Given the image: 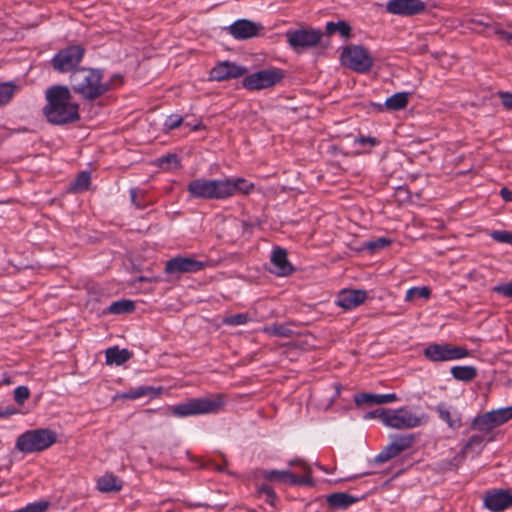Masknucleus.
Wrapping results in <instances>:
<instances>
[{"label": "nucleus", "instance_id": "nucleus-22", "mask_svg": "<svg viewBox=\"0 0 512 512\" xmlns=\"http://www.w3.org/2000/svg\"><path fill=\"white\" fill-rule=\"evenodd\" d=\"M231 189L229 177L211 179L210 200H226L231 198Z\"/></svg>", "mask_w": 512, "mask_h": 512}, {"label": "nucleus", "instance_id": "nucleus-44", "mask_svg": "<svg viewBox=\"0 0 512 512\" xmlns=\"http://www.w3.org/2000/svg\"><path fill=\"white\" fill-rule=\"evenodd\" d=\"M158 164L162 168L179 167L180 162L176 154H167L158 159Z\"/></svg>", "mask_w": 512, "mask_h": 512}, {"label": "nucleus", "instance_id": "nucleus-37", "mask_svg": "<svg viewBox=\"0 0 512 512\" xmlns=\"http://www.w3.org/2000/svg\"><path fill=\"white\" fill-rule=\"evenodd\" d=\"M436 411L439 415V418L446 422L450 428L456 429L461 426V420L458 418L454 419L445 404L441 403L437 405Z\"/></svg>", "mask_w": 512, "mask_h": 512}, {"label": "nucleus", "instance_id": "nucleus-36", "mask_svg": "<svg viewBox=\"0 0 512 512\" xmlns=\"http://www.w3.org/2000/svg\"><path fill=\"white\" fill-rule=\"evenodd\" d=\"M392 243V240L386 237H380L375 240L366 241L362 244L361 249L367 250L370 253L374 254L386 247H388Z\"/></svg>", "mask_w": 512, "mask_h": 512}, {"label": "nucleus", "instance_id": "nucleus-19", "mask_svg": "<svg viewBox=\"0 0 512 512\" xmlns=\"http://www.w3.org/2000/svg\"><path fill=\"white\" fill-rule=\"evenodd\" d=\"M366 298L367 293L364 290H342L336 304L345 310H351L361 305Z\"/></svg>", "mask_w": 512, "mask_h": 512}, {"label": "nucleus", "instance_id": "nucleus-29", "mask_svg": "<svg viewBox=\"0 0 512 512\" xmlns=\"http://www.w3.org/2000/svg\"><path fill=\"white\" fill-rule=\"evenodd\" d=\"M230 179V187L231 189V197L236 194L249 195L255 188V185L252 182H249L245 178L242 177H229Z\"/></svg>", "mask_w": 512, "mask_h": 512}, {"label": "nucleus", "instance_id": "nucleus-17", "mask_svg": "<svg viewBox=\"0 0 512 512\" xmlns=\"http://www.w3.org/2000/svg\"><path fill=\"white\" fill-rule=\"evenodd\" d=\"M262 29L261 24L248 19H239L230 25L229 32L235 39L245 40L258 36Z\"/></svg>", "mask_w": 512, "mask_h": 512}, {"label": "nucleus", "instance_id": "nucleus-26", "mask_svg": "<svg viewBox=\"0 0 512 512\" xmlns=\"http://www.w3.org/2000/svg\"><path fill=\"white\" fill-rule=\"evenodd\" d=\"M490 440L491 439L486 440L483 435H479V434L472 435L471 437H469V439L467 440V442L464 444V446L461 449L460 453L462 454V457L469 455V454H472L474 456L479 455L482 452V450L484 449L487 441H490Z\"/></svg>", "mask_w": 512, "mask_h": 512}, {"label": "nucleus", "instance_id": "nucleus-11", "mask_svg": "<svg viewBox=\"0 0 512 512\" xmlns=\"http://www.w3.org/2000/svg\"><path fill=\"white\" fill-rule=\"evenodd\" d=\"M209 265V261H199L191 257L177 256L166 261L165 273L168 275L197 273Z\"/></svg>", "mask_w": 512, "mask_h": 512}, {"label": "nucleus", "instance_id": "nucleus-15", "mask_svg": "<svg viewBox=\"0 0 512 512\" xmlns=\"http://www.w3.org/2000/svg\"><path fill=\"white\" fill-rule=\"evenodd\" d=\"M247 69L230 61H223L214 66L209 73V80L226 81L243 76Z\"/></svg>", "mask_w": 512, "mask_h": 512}, {"label": "nucleus", "instance_id": "nucleus-56", "mask_svg": "<svg viewBox=\"0 0 512 512\" xmlns=\"http://www.w3.org/2000/svg\"><path fill=\"white\" fill-rule=\"evenodd\" d=\"M115 79H120L121 80V77L119 75H115L114 76Z\"/></svg>", "mask_w": 512, "mask_h": 512}, {"label": "nucleus", "instance_id": "nucleus-25", "mask_svg": "<svg viewBox=\"0 0 512 512\" xmlns=\"http://www.w3.org/2000/svg\"><path fill=\"white\" fill-rule=\"evenodd\" d=\"M494 414L492 411L486 412L482 415L475 417L471 423V429L478 430L484 433H490L498 427L496 424Z\"/></svg>", "mask_w": 512, "mask_h": 512}, {"label": "nucleus", "instance_id": "nucleus-34", "mask_svg": "<svg viewBox=\"0 0 512 512\" xmlns=\"http://www.w3.org/2000/svg\"><path fill=\"white\" fill-rule=\"evenodd\" d=\"M263 332L269 336L289 338L293 335L292 329L286 324H272L263 328Z\"/></svg>", "mask_w": 512, "mask_h": 512}, {"label": "nucleus", "instance_id": "nucleus-54", "mask_svg": "<svg viewBox=\"0 0 512 512\" xmlns=\"http://www.w3.org/2000/svg\"><path fill=\"white\" fill-rule=\"evenodd\" d=\"M382 410H383V409H378V410H375V411L369 412V413L366 415V418H375V417H379V414H380V412H381Z\"/></svg>", "mask_w": 512, "mask_h": 512}, {"label": "nucleus", "instance_id": "nucleus-35", "mask_svg": "<svg viewBox=\"0 0 512 512\" xmlns=\"http://www.w3.org/2000/svg\"><path fill=\"white\" fill-rule=\"evenodd\" d=\"M135 309V303L132 300H118L113 303L108 308V312L111 314H124L131 313Z\"/></svg>", "mask_w": 512, "mask_h": 512}, {"label": "nucleus", "instance_id": "nucleus-13", "mask_svg": "<svg viewBox=\"0 0 512 512\" xmlns=\"http://www.w3.org/2000/svg\"><path fill=\"white\" fill-rule=\"evenodd\" d=\"M426 3L421 0H389L386 3V11L392 15L414 16L423 13Z\"/></svg>", "mask_w": 512, "mask_h": 512}, {"label": "nucleus", "instance_id": "nucleus-33", "mask_svg": "<svg viewBox=\"0 0 512 512\" xmlns=\"http://www.w3.org/2000/svg\"><path fill=\"white\" fill-rule=\"evenodd\" d=\"M91 184V174L88 171L80 172L76 179L70 184L69 191L73 193L84 192Z\"/></svg>", "mask_w": 512, "mask_h": 512}, {"label": "nucleus", "instance_id": "nucleus-6", "mask_svg": "<svg viewBox=\"0 0 512 512\" xmlns=\"http://www.w3.org/2000/svg\"><path fill=\"white\" fill-rule=\"evenodd\" d=\"M85 48L82 45H69L60 49L51 59V66L60 73L71 72L79 68L84 58Z\"/></svg>", "mask_w": 512, "mask_h": 512}, {"label": "nucleus", "instance_id": "nucleus-55", "mask_svg": "<svg viewBox=\"0 0 512 512\" xmlns=\"http://www.w3.org/2000/svg\"><path fill=\"white\" fill-rule=\"evenodd\" d=\"M501 35L508 40L512 39V33L510 32L502 31Z\"/></svg>", "mask_w": 512, "mask_h": 512}, {"label": "nucleus", "instance_id": "nucleus-7", "mask_svg": "<svg viewBox=\"0 0 512 512\" xmlns=\"http://www.w3.org/2000/svg\"><path fill=\"white\" fill-rule=\"evenodd\" d=\"M424 357L431 362H447L466 358L470 351L465 347L449 343H431L423 350Z\"/></svg>", "mask_w": 512, "mask_h": 512}, {"label": "nucleus", "instance_id": "nucleus-41", "mask_svg": "<svg viewBox=\"0 0 512 512\" xmlns=\"http://www.w3.org/2000/svg\"><path fill=\"white\" fill-rule=\"evenodd\" d=\"M131 203L137 209H144L147 207L148 203L145 200V192L139 190L138 188H131L129 190Z\"/></svg>", "mask_w": 512, "mask_h": 512}, {"label": "nucleus", "instance_id": "nucleus-9", "mask_svg": "<svg viewBox=\"0 0 512 512\" xmlns=\"http://www.w3.org/2000/svg\"><path fill=\"white\" fill-rule=\"evenodd\" d=\"M322 32L317 29H295L288 30L285 38L290 48L301 53L305 50L314 48L319 45L322 40Z\"/></svg>", "mask_w": 512, "mask_h": 512}, {"label": "nucleus", "instance_id": "nucleus-1", "mask_svg": "<svg viewBox=\"0 0 512 512\" xmlns=\"http://www.w3.org/2000/svg\"><path fill=\"white\" fill-rule=\"evenodd\" d=\"M45 100L42 112L49 123L66 125L80 119L79 105L72 101V94L67 86L48 87L45 91Z\"/></svg>", "mask_w": 512, "mask_h": 512}, {"label": "nucleus", "instance_id": "nucleus-8", "mask_svg": "<svg viewBox=\"0 0 512 512\" xmlns=\"http://www.w3.org/2000/svg\"><path fill=\"white\" fill-rule=\"evenodd\" d=\"M379 418L385 426L394 429H411L422 424V418L412 413L406 407L395 410H382Z\"/></svg>", "mask_w": 512, "mask_h": 512}, {"label": "nucleus", "instance_id": "nucleus-50", "mask_svg": "<svg viewBox=\"0 0 512 512\" xmlns=\"http://www.w3.org/2000/svg\"><path fill=\"white\" fill-rule=\"evenodd\" d=\"M502 105L507 110H512V93L510 92H499Z\"/></svg>", "mask_w": 512, "mask_h": 512}, {"label": "nucleus", "instance_id": "nucleus-53", "mask_svg": "<svg viewBox=\"0 0 512 512\" xmlns=\"http://www.w3.org/2000/svg\"><path fill=\"white\" fill-rule=\"evenodd\" d=\"M500 196L502 197V199L505 201V202H510L512 201V191L510 189H508L507 187H503L501 190H500Z\"/></svg>", "mask_w": 512, "mask_h": 512}, {"label": "nucleus", "instance_id": "nucleus-43", "mask_svg": "<svg viewBox=\"0 0 512 512\" xmlns=\"http://www.w3.org/2000/svg\"><path fill=\"white\" fill-rule=\"evenodd\" d=\"M258 493L260 495H264L265 496V501L270 504L271 506H274L278 497L276 495V493L274 492L273 488L268 485V484H261L259 487H258Z\"/></svg>", "mask_w": 512, "mask_h": 512}, {"label": "nucleus", "instance_id": "nucleus-57", "mask_svg": "<svg viewBox=\"0 0 512 512\" xmlns=\"http://www.w3.org/2000/svg\"><path fill=\"white\" fill-rule=\"evenodd\" d=\"M114 79H115V78L113 77V78H111V81H109V83H110L111 85H112V83H111V82H112V81H114Z\"/></svg>", "mask_w": 512, "mask_h": 512}, {"label": "nucleus", "instance_id": "nucleus-5", "mask_svg": "<svg viewBox=\"0 0 512 512\" xmlns=\"http://www.w3.org/2000/svg\"><path fill=\"white\" fill-rule=\"evenodd\" d=\"M341 63L357 73H367L371 70L374 60L365 47L349 45L341 53Z\"/></svg>", "mask_w": 512, "mask_h": 512}, {"label": "nucleus", "instance_id": "nucleus-45", "mask_svg": "<svg viewBox=\"0 0 512 512\" xmlns=\"http://www.w3.org/2000/svg\"><path fill=\"white\" fill-rule=\"evenodd\" d=\"M30 397V390L27 386H18L14 390V400L17 404L23 405Z\"/></svg>", "mask_w": 512, "mask_h": 512}, {"label": "nucleus", "instance_id": "nucleus-47", "mask_svg": "<svg viewBox=\"0 0 512 512\" xmlns=\"http://www.w3.org/2000/svg\"><path fill=\"white\" fill-rule=\"evenodd\" d=\"M491 237L497 242L507 243V244L512 245V233L511 232L497 230V231L492 232Z\"/></svg>", "mask_w": 512, "mask_h": 512}, {"label": "nucleus", "instance_id": "nucleus-12", "mask_svg": "<svg viewBox=\"0 0 512 512\" xmlns=\"http://www.w3.org/2000/svg\"><path fill=\"white\" fill-rule=\"evenodd\" d=\"M415 442L414 434L395 435L392 441L376 457V463H384L410 449Z\"/></svg>", "mask_w": 512, "mask_h": 512}, {"label": "nucleus", "instance_id": "nucleus-40", "mask_svg": "<svg viewBox=\"0 0 512 512\" xmlns=\"http://www.w3.org/2000/svg\"><path fill=\"white\" fill-rule=\"evenodd\" d=\"M252 318L248 313H238L223 318L222 323L226 326H239L250 322Z\"/></svg>", "mask_w": 512, "mask_h": 512}, {"label": "nucleus", "instance_id": "nucleus-39", "mask_svg": "<svg viewBox=\"0 0 512 512\" xmlns=\"http://www.w3.org/2000/svg\"><path fill=\"white\" fill-rule=\"evenodd\" d=\"M431 295V290L426 287H412L407 290L405 295V301L407 302H413L415 299H429Z\"/></svg>", "mask_w": 512, "mask_h": 512}, {"label": "nucleus", "instance_id": "nucleus-58", "mask_svg": "<svg viewBox=\"0 0 512 512\" xmlns=\"http://www.w3.org/2000/svg\"><path fill=\"white\" fill-rule=\"evenodd\" d=\"M251 512H256L255 510H252Z\"/></svg>", "mask_w": 512, "mask_h": 512}, {"label": "nucleus", "instance_id": "nucleus-4", "mask_svg": "<svg viewBox=\"0 0 512 512\" xmlns=\"http://www.w3.org/2000/svg\"><path fill=\"white\" fill-rule=\"evenodd\" d=\"M224 405V398L221 394L214 398H193L185 403L172 407V413L176 417H188L201 414L217 413Z\"/></svg>", "mask_w": 512, "mask_h": 512}, {"label": "nucleus", "instance_id": "nucleus-21", "mask_svg": "<svg viewBox=\"0 0 512 512\" xmlns=\"http://www.w3.org/2000/svg\"><path fill=\"white\" fill-rule=\"evenodd\" d=\"M398 399L395 393L388 394H370V393H360L355 395L354 401L357 405L367 404V405H381L387 403H393Z\"/></svg>", "mask_w": 512, "mask_h": 512}, {"label": "nucleus", "instance_id": "nucleus-28", "mask_svg": "<svg viewBox=\"0 0 512 512\" xmlns=\"http://www.w3.org/2000/svg\"><path fill=\"white\" fill-rule=\"evenodd\" d=\"M452 377L457 381L470 382L477 377L478 371L474 366H453L450 369Z\"/></svg>", "mask_w": 512, "mask_h": 512}, {"label": "nucleus", "instance_id": "nucleus-30", "mask_svg": "<svg viewBox=\"0 0 512 512\" xmlns=\"http://www.w3.org/2000/svg\"><path fill=\"white\" fill-rule=\"evenodd\" d=\"M97 488L101 492H118L121 490V481L112 474H105L97 481Z\"/></svg>", "mask_w": 512, "mask_h": 512}, {"label": "nucleus", "instance_id": "nucleus-10", "mask_svg": "<svg viewBox=\"0 0 512 512\" xmlns=\"http://www.w3.org/2000/svg\"><path fill=\"white\" fill-rule=\"evenodd\" d=\"M283 77L280 69H264L245 76L242 86L249 91L267 89L279 83Z\"/></svg>", "mask_w": 512, "mask_h": 512}, {"label": "nucleus", "instance_id": "nucleus-2", "mask_svg": "<svg viewBox=\"0 0 512 512\" xmlns=\"http://www.w3.org/2000/svg\"><path fill=\"white\" fill-rule=\"evenodd\" d=\"M69 80L74 93L86 101H94L111 90L102 69L80 67L72 71Z\"/></svg>", "mask_w": 512, "mask_h": 512}, {"label": "nucleus", "instance_id": "nucleus-38", "mask_svg": "<svg viewBox=\"0 0 512 512\" xmlns=\"http://www.w3.org/2000/svg\"><path fill=\"white\" fill-rule=\"evenodd\" d=\"M17 86L13 82L0 83V106L8 104L13 98Z\"/></svg>", "mask_w": 512, "mask_h": 512}, {"label": "nucleus", "instance_id": "nucleus-24", "mask_svg": "<svg viewBox=\"0 0 512 512\" xmlns=\"http://www.w3.org/2000/svg\"><path fill=\"white\" fill-rule=\"evenodd\" d=\"M132 352L127 348L120 349L118 346L109 347L105 351L107 365H123L132 358Z\"/></svg>", "mask_w": 512, "mask_h": 512}, {"label": "nucleus", "instance_id": "nucleus-23", "mask_svg": "<svg viewBox=\"0 0 512 512\" xmlns=\"http://www.w3.org/2000/svg\"><path fill=\"white\" fill-rule=\"evenodd\" d=\"M162 387L155 388L153 386H139L131 388L128 391L122 392L117 395L120 399L135 400L144 396H150L152 398L157 397L161 394Z\"/></svg>", "mask_w": 512, "mask_h": 512}, {"label": "nucleus", "instance_id": "nucleus-27", "mask_svg": "<svg viewBox=\"0 0 512 512\" xmlns=\"http://www.w3.org/2000/svg\"><path fill=\"white\" fill-rule=\"evenodd\" d=\"M356 502V498L345 492L332 493L327 496V504L333 510L346 509Z\"/></svg>", "mask_w": 512, "mask_h": 512}, {"label": "nucleus", "instance_id": "nucleus-16", "mask_svg": "<svg viewBox=\"0 0 512 512\" xmlns=\"http://www.w3.org/2000/svg\"><path fill=\"white\" fill-rule=\"evenodd\" d=\"M262 476L265 480L277 483H287L290 485L311 484L312 479L309 476H297L289 470H263Z\"/></svg>", "mask_w": 512, "mask_h": 512}, {"label": "nucleus", "instance_id": "nucleus-51", "mask_svg": "<svg viewBox=\"0 0 512 512\" xmlns=\"http://www.w3.org/2000/svg\"><path fill=\"white\" fill-rule=\"evenodd\" d=\"M18 413V410L13 406H7L5 408L0 409V419L1 418H8L12 415H15Z\"/></svg>", "mask_w": 512, "mask_h": 512}, {"label": "nucleus", "instance_id": "nucleus-32", "mask_svg": "<svg viewBox=\"0 0 512 512\" xmlns=\"http://www.w3.org/2000/svg\"><path fill=\"white\" fill-rule=\"evenodd\" d=\"M328 35L339 33L341 37L348 39L351 37V26L348 22L340 20L338 22H327L325 27Z\"/></svg>", "mask_w": 512, "mask_h": 512}, {"label": "nucleus", "instance_id": "nucleus-48", "mask_svg": "<svg viewBox=\"0 0 512 512\" xmlns=\"http://www.w3.org/2000/svg\"><path fill=\"white\" fill-rule=\"evenodd\" d=\"M183 122V118L180 115L172 114L168 116L164 122V127L167 130H173L178 128Z\"/></svg>", "mask_w": 512, "mask_h": 512}, {"label": "nucleus", "instance_id": "nucleus-42", "mask_svg": "<svg viewBox=\"0 0 512 512\" xmlns=\"http://www.w3.org/2000/svg\"><path fill=\"white\" fill-rule=\"evenodd\" d=\"M492 413L494 414V418L496 421V424L498 426L503 425L504 423L508 422L512 419V405L496 410H492Z\"/></svg>", "mask_w": 512, "mask_h": 512}, {"label": "nucleus", "instance_id": "nucleus-46", "mask_svg": "<svg viewBox=\"0 0 512 512\" xmlns=\"http://www.w3.org/2000/svg\"><path fill=\"white\" fill-rule=\"evenodd\" d=\"M493 292L512 299V280L494 286Z\"/></svg>", "mask_w": 512, "mask_h": 512}, {"label": "nucleus", "instance_id": "nucleus-52", "mask_svg": "<svg viewBox=\"0 0 512 512\" xmlns=\"http://www.w3.org/2000/svg\"><path fill=\"white\" fill-rule=\"evenodd\" d=\"M289 465L290 466H300L306 473L307 475L306 476H309L310 477V468L308 467V465L302 461L301 459H295V460H291L289 461Z\"/></svg>", "mask_w": 512, "mask_h": 512}, {"label": "nucleus", "instance_id": "nucleus-49", "mask_svg": "<svg viewBox=\"0 0 512 512\" xmlns=\"http://www.w3.org/2000/svg\"><path fill=\"white\" fill-rule=\"evenodd\" d=\"M355 142L360 145H369L370 147L377 146L380 143L377 138L371 136H360L355 139Z\"/></svg>", "mask_w": 512, "mask_h": 512}, {"label": "nucleus", "instance_id": "nucleus-14", "mask_svg": "<svg viewBox=\"0 0 512 512\" xmlns=\"http://www.w3.org/2000/svg\"><path fill=\"white\" fill-rule=\"evenodd\" d=\"M484 506L491 512H503L512 507V493L508 490L491 489L485 492Z\"/></svg>", "mask_w": 512, "mask_h": 512}, {"label": "nucleus", "instance_id": "nucleus-20", "mask_svg": "<svg viewBox=\"0 0 512 512\" xmlns=\"http://www.w3.org/2000/svg\"><path fill=\"white\" fill-rule=\"evenodd\" d=\"M211 179L196 178L187 185V192L192 199L210 200Z\"/></svg>", "mask_w": 512, "mask_h": 512}, {"label": "nucleus", "instance_id": "nucleus-18", "mask_svg": "<svg viewBox=\"0 0 512 512\" xmlns=\"http://www.w3.org/2000/svg\"><path fill=\"white\" fill-rule=\"evenodd\" d=\"M270 271L277 276H288L293 272V267L288 260L285 249L277 247L271 255Z\"/></svg>", "mask_w": 512, "mask_h": 512}, {"label": "nucleus", "instance_id": "nucleus-31", "mask_svg": "<svg viewBox=\"0 0 512 512\" xmlns=\"http://www.w3.org/2000/svg\"><path fill=\"white\" fill-rule=\"evenodd\" d=\"M408 96L409 93L406 92L395 93L386 99L384 106L390 111L404 109L408 105Z\"/></svg>", "mask_w": 512, "mask_h": 512}, {"label": "nucleus", "instance_id": "nucleus-3", "mask_svg": "<svg viewBox=\"0 0 512 512\" xmlns=\"http://www.w3.org/2000/svg\"><path fill=\"white\" fill-rule=\"evenodd\" d=\"M56 440V432L47 428H38L20 434L15 446L23 453L41 452L51 447Z\"/></svg>", "mask_w": 512, "mask_h": 512}]
</instances>
